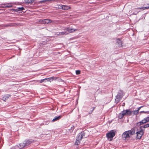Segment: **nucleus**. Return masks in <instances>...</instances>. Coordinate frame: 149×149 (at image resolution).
Segmentation results:
<instances>
[{
	"label": "nucleus",
	"mask_w": 149,
	"mask_h": 149,
	"mask_svg": "<svg viewBox=\"0 0 149 149\" xmlns=\"http://www.w3.org/2000/svg\"><path fill=\"white\" fill-rule=\"evenodd\" d=\"M57 78V77H49V81L51 82L53 80H56Z\"/></svg>",
	"instance_id": "nucleus-19"
},
{
	"label": "nucleus",
	"mask_w": 149,
	"mask_h": 149,
	"mask_svg": "<svg viewBox=\"0 0 149 149\" xmlns=\"http://www.w3.org/2000/svg\"><path fill=\"white\" fill-rule=\"evenodd\" d=\"M140 113H146V112L144 111H141L140 112Z\"/></svg>",
	"instance_id": "nucleus-32"
},
{
	"label": "nucleus",
	"mask_w": 149,
	"mask_h": 149,
	"mask_svg": "<svg viewBox=\"0 0 149 149\" xmlns=\"http://www.w3.org/2000/svg\"><path fill=\"white\" fill-rule=\"evenodd\" d=\"M95 108V107H93V109L92 110V111H89V114H91L92 113V112L94 110Z\"/></svg>",
	"instance_id": "nucleus-26"
},
{
	"label": "nucleus",
	"mask_w": 149,
	"mask_h": 149,
	"mask_svg": "<svg viewBox=\"0 0 149 149\" xmlns=\"http://www.w3.org/2000/svg\"><path fill=\"white\" fill-rule=\"evenodd\" d=\"M144 130L139 129V131L136 132V138L137 139H140L142 136L144 134Z\"/></svg>",
	"instance_id": "nucleus-4"
},
{
	"label": "nucleus",
	"mask_w": 149,
	"mask_h": 149,
	"mask_svg": "<svg viewBox=\"0 0 149 149\" xmlns=\"http://www.w3.org/2000/svg\"><path fill=\"white\" fill-rule=\"evenodd\" d=\"M45 79V80H47V81H49L50 79H49V78H46Z\"/></svg>",
	"instance_id": "nucleus-29"
},
{
	"label": "nucleus",
	"mask_w": 149,
	"mask_h": 149,
	"mask_svg": "<svg viewBox=\"0 0 149 149\" xmlns=\"http://www.w3.org/2000/svg\"><path fill=\"white\" fill-rule=\"evenodd\" d=\"M143 106H141L139 107L138 108V109L137 110H136V111H137V113H138V112H139V110L140 109H141V108Z\"/></svg>",
	"instance_id": "nucleus-27"
},
{
	"label": "nucleus",
	"mask_w": 149,
	"mask_h": 149,
	"mask_svg": "<svg viewBox=\"0 0 149 149\" xmlns=\"http://www.w3.org/2000/svg\"><path fill=\"white\" fill-rule=\"evenodd\" d=\"M118 40L119 41V42H120V43H122V42L120 40V39L119 38H118Z\"/></svg>",
	"instance_id": "nucleus-31"
},
{
	"label": "nucleus",
	"mask_w": 149,
	"mask_h": 149,
	"mask_svg": "<svg viewBox=\"0 0 149 149\" xmlns=\"http://www.w3.org/2000/svg\"><path fill=\"white\" fill-rule=\"evenodd\" d=\"M65 29L68 31V33H72L77 30V29L70 28V27L66 28Z\"/></svg>",
	"instance_id": "nucleus-8"
},
{
	"label": "nucleus",
	"mask_w": 149,
	"mask_h": 149,
	"mask_svg": "<svg viewBox=\"0 0 149 149\" xmlns=\"http://www.w3.org/2000/svg\"><path fill=\"white\" fill-rule=\"evenodd\" d=\"M135 134V130L134 128H133L131 130L124 132L122 134V138L124 140L127 138H129L130 136Z\"/></svg>",
	"instance_id": "nucleus-1"
},
{
	"label": "nucleus",
	"mask_w": 149,
	"mask_h": 149,
	"mask_svg": "<svg viewBox=\"0 0 149 149\" xmlns=\"http://www.w3.org/2000/svg\"><path fill=\"white\" fill-rule=\"evenodd\" d=\"M148 127H149V123L147 124L143 125L139 127V129L143 130L144 132L145 130V129L146 128H148Z\"/></svg>",
	"instance_id": "nucleus-9"
},
{
	"label": "nucleus",
	"mask_w": 149,
	"mask_h": 149,
	"mask_svg": "<svg viewBox=\"0 0 149 149\" xmlns=\"http://www.w3.org/2000/svg\"><path fill=\"white\" fill-rule=\"evenodd\" d=\"M68 34V33H67L66 31L62 32L59 33L58 35H67Z\"/></svg>",
	"instance_id": "nucleus-18"
},
{
	"label": "nucleus",
	"mask_w": 149,
	"mask_h": 149,
	"mask_svg": "<svg viewBox=\"0 0 149 149\" xmlns=\"http://www.w3.org/2000/svg\"><path fill=\"white\" fill-rule=\"evenodd\" d=\"M147 5H148L149 6H148V7L146 6V7H144L138 8H137L138 9H143V10H145L146 9H149V5L148 4H147Z\"/></svg>",
	"instance_id": "nucleus-21"
},
{
	"label": "nucleus",
	"mask_w": 149,
	"mask_h": 149,
	"mask_svg": "<svg viewBox=\"0 0 149 149\" xmlns=\"http://www.w3.org/2000/svg\"><path fill=\"white\" fill-rule=\"evenodd\" d=\"M134 114H136L138 113H137V111H136V110L135 111H134Z\"/></svg>",
	"instance_id": "nucleus-30"
},
{
	"label": "nucleus",
	"mask_w": 149,
	"mask_h": 149,
	"mask_svg": "<svg viewBox=\"0 0 149 149\" xmlns=\"http://www.w3.org/2000/svg\"><path fill=\"white\" fill-rule=\"evenodd\" d=\"M125 116H131L132 115V112L130 109H127L123 111Z\"/></svg>",
	"instance_id": "nucleus-7"
},
{
	"label": "nucleus",
	"mask_w": 149,
	"mask_h": 149,
	"mask_svg": "<svg viewBox=\"0 0 149 149\" xmlns=\"http://www.w3.org/2000/svg\"><path fill=\"white\" fill-rule=\"evenodd\" d=\"M122 97L121 94L118 93L116 96V98L117 99H118L119 100H120L121 99Z\"/></svg>",
	"instance_id": "nucleus-20"
},
{
	"label": "nucleus",
	"mask_w": 149,
	"mask_h": 149,
	"mask_svg": "<svg viewBox=\"0 0 149 149\" xmlns=\"http://www.w3.org/2000/svg\"><path fill=\"white\" fill-rule=\"evenodd\" d=\"M80 141L77 139H76L75 142V144L77 145H78L80 144Z\"/></svg>",
	"instance_id": "nucleus-22"
},
{
	"label": "nucleus",
	"mask_w": 149,
	"mask_h": 149,
	"mask_svg": "<svg viewBox=\"0 0 149 149\" xmlns=\"http://www.w3.org/2000/svg\"><path fill=\"white\" fill-rule=\"evenodd\" d=\"M115 133L116 131L115 130H112L106 134V137L110 141L112 140L113 138L115 136Z\"/></svg>",
	"instance_id": "nucleus-2"
},
{
	"label": "nucleus",
	"mask_w": 149,
	"mask_h": 149,
	"mask_svg": "<svg viewBox=\"0 0 149 149\" xmlns=\"http://www.w3.org/2000/svg\"><path fill=\"white\" fill-rule=\"evenodd\" d=\"M61 8L63 10H67L70 9V8L69 6L65 5H62L61 6Z\"/></svg>",
	"instance_id": "nucleus-10"
},
{
	"label": "nucleus",
	"mask_w": 149,
	"mask_h": 149,
	"mask_svg": "<svg viewBox=\"0 0 149 149\" xmlns=\"http://www.w3.org/2000/svg\"><path fill=\"white\" fill-rule=\"evenodd\" d=\"M145 119H146L147 121L148 122H149V116L145 118Z\"/></svg>",
	"instance_id": "nucleus-28"
},
{
	"label": "nucleus",
	"mask_w": 149,
	"mask_h": 149,
	"mask_svg": "<svg viewBox=\"0 0 149 149\" xmlns=\"http://www.w3.org/2000/svg\"><path fill=\"white\" fill-rule=\"evenodd\" d=\"M12 7V5L9 4H5L3 6H2L3 8L7 7L10 8Z\"/></svg>",
	"instance_id": "nucleus-15"
},
{
	"label": "nucleus",
	"mask_w": 149,
	"mask_h": 149,
	"mask_svg": "<svg viewBox=\"0 0 149 149\" xmlns=\"http://www.w3.org/2000/svg\"><path fill=\"white\" fill-rule=\"evenodd\" d=\"M61 118V116H56L52 120V122H54L56 121H57L59 119H60Z\"/></svg>",
	"instance_id": "nucleus-13"
},
{
	"label": "nucleus",
	"mask_w": 149,
	"mask_h": 149,
	"mask_svg": "<svg viewBox=\"0 0 149 149\" xmlns=\"http://www.w3.org/2000/svg\"><path fill=\"white\" fill-rule=\"evenodd\" d=\"M39 22L44 24H47L51 22L52 21L50 19H45L43 20L40 19L39 21Z\"/></svg>",
	"instance_id": "nucleus-5"
},
{
	"label": "nucleus",
	"mask_w": 149,
	"mask_h": 149,
	"mask_svg": "<svg viewBox=\"0 0 149 149\" xmlns=\"http://www.w3.org/2000/svg\"><path fill=\"white\" fill-rule=\"evenodd\" d=\"M148 122V121H147L146 119H145V118L143 119L141 121L138 122L136 123V125L138 126H139Z\"/></svg>",
	"instance_id": "nucleus-6"
},
{
	"label": "nucleus",
	"mask_w": 149,
	"mask_h": 149,
	"mask_svg": "<svg viewBox=\"0 0 149 149\" xmlns=\"http://www.w3.org/2000/svg\"><path fill=\"white\" fill-rule=\"evenodd\" d=\"M50 1H54L55 0H50Z\"/></svg>",
	"instance_id": "nucleus-33"
},
{
	"label": "nucleus",
	"mask_w": 149,
	"mask_h": 149,
	"mask_svg": "<svg viewBox=\"0 0 149 149\" xmlns=\"http://www.w3.org/2000/svg\"><path fill=\"white\" fill-rule=\"evenodd\" d=\"M80 71L79 70H77L76 71V73L77 74H79L80 73Z\"/></svg>",
	"instance_id": "nucleus-24"
},
{
	"label": "nucleus",
	"mask_w": 149,
	"mask_h": 149,
	"mask_svg": "<svg viewBox=\"0 0 149 149\" xmlns=\"http://www.w3.org/2000/svg\"><path fill=\"white\" fill-rule=\"evenodd\" d=\"M34 1V0H25V2L27 4H31Z\"/></svg>",
	"instance_id": "nucleus-14"
},
{
	"label": "nucleus",
	"mask_w": 149,
	"mask_h": 149,
	"mask_svg": "<svg viewBox=\"0 0 149 149\" xmlns=\"http://www.w3.org/2000/svg\"><path fill=\"white\" fill-rule=\"evenodd\" d=\"M138 8H134L133 9V10L134 11L133 12V14L135 15H136L139 11H138Z\"/></svg>",
	"instance_id": "nucleus-17"
},
{
	"label": "nucleus",
	"mask_w": 149,
	"mask_h": 149,
	"mask_svg": "<svg viewBox=\"0 0 149 149\" xmlns=\"http://www.w3.org/2000/svg\"><path fill=\"white\" fill-rule=\"evenodd\" d=\"M31 142L29 140L24 141L23 143H22L19 144V147L20 148H22L24 147L28 146L30 144Z\"/></svg>",
	"instance_id": "nucleus-3"
},
{
	"label": "nucleus",
	"mask_w": 149,
	"mask_h": 149,
	"mask_svg": "<svg viewBox=\"0 0 149 149\" xmlns=\"http://www.w3.org/2000/svg\"><path fill=\"white\" fill-rule=\"evenodd\" d=\"M24 9L23 7H22L21 8H17V10L18 11H21Z\"/></svg>",
	"instance_id": "nucleus-23"
},
{
	"label": "nucleus",
	"mask_w": 149,
	"mask_h": 149,
	"mask_svg": "<svg viewBox=\"0 0 149 149\" xmlns=\"http://www.w3.org/2000/svg\"><path fill=\"white\" fill-rule=\"evenodd\" d=\"M83 138L82 134L81 133H80L77 136V139L79 140H81Z\"/></svg>",
	"instance_id": "nucleus-12"
},
{
	"label": "nucleus",
	"mask_w": 149,
	"mask_h": 149,
	"mask_svg": "<svg viewBox=\"0 0 149 149\" xmlns=\"http://www.w3.org/2000/svg\"><path fill=\"white\" fill-rule=\"evenodd\" d=\"M124 115L123 113V111H122L121 113H120L118 115V118L120 119H121L123 118L124 116Z\"/></svg>",
	"instance_id": "nucleus-16"
},
{
	"label": "nucleus",
	"mask_w": 149,
	"mask_h": 149,
	"mask_svg": "<svg viewBox=\"0 0 149 149\" xmlns=\"http://www.w3.org/2000/svg\"><path fill=\"white\" fill-rule=\"evenodd\" d=\"M43 82H46L45 79H44L41 80L40 82V83H41Z\"/></svg>",
	"instance_id": "nucleus-25"
},
{
	"label": "nucleus",
	"mask_w": 149,
	"mask_h": 149,
	"mask_svg": "<svg viewBox=\"0 0 149 149\" xmlns=\"http://www.w3.org/2000/svg\"><path fill=\"white\" fill-rule=\"evenodd\" d=\"M10 95L8 94L5 95L3 97V99L4 101H6V100L10 97Z\"/></svg>",
	"instance_id": "nucleus-11"
}]
</instances>
